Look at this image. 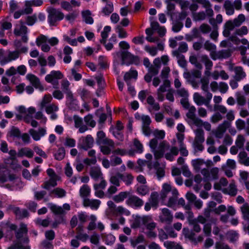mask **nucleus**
I'll return each instance as SVG.
<instances>
[{"instance_id": "obj_2", "label": "nucleus", "mask_w": 249, "mask_h": 249, "mask_svg": "<svg viewBox=\"0 0 249 249\" xmlns=\"http://www.w3.org/2000/svg\"><path fill=\"white\" fill-rule=\"evenodd\" d=\"M190 225L193 226V229H190L188 228H184L182 230V234L184 237L189 240L195 244L201 243L204 240L203 236L199 235L197 236L196 233H198L201 231V227L199 224L196 223V221Z\"/></svg>"}, {"instance_id": "obj_57", "label": "nucleus", "mask_w": 249, "mask_h": 249, "mask_svg": "<svg viewBox=\"0 0 249 249\" xmlns=\"http://www.w3.org/2000/svg\"><path fill=\"white\" fill-rule=\"evenodd\" d=\"M137 76V72L136 71L132 70L129 72H126L124 75V80H128L131 78H136Z\"/></svg>"}, {"instance_id": "obj_12", "label": "nucleus", "mask_w": 249, "mask_h": 249, "mask_svg": "<svg viewBox=\"0 0 249 249\" xmlns=\"http://www.w3.org/2000/svg\"><path fill=\"white\" fill-rule=\"evenodd\" d=\"M150 219V215H144L142 216H136L133 223L131 225L132 229H137L140 227L141 223L142 225L146 224L147 222Z\"/></svg>"}, {"instance_id": "obj_35", "label": "nucleus", "mask_w": 249, "mask_h": 249, "mask_svg": "<svg viewBox=\"0 0 249 249\" xmlns=\"http://www.w3.org/2000/svg\"><path fill=\"white\" fill-rule=\"evenodd\" d=\"M50 209L54 214L62 215L65 213L64 210L61 207L57 206L53 204H50Z\"/></svg>"}, {"instance_id": "obj_27", "label": "nucleus", "mask_w": 249, "mask_h": 249, "mask_svg": "<svg viewBox=\"0 0 249 249\" xmlns=\"http://www.w3.org/2000/svg\"><path fill=\"white\" fill-rule=\"evenodd\" d=\"M228 184V181L227 179L224 178H221L218 182H215L214 184L213 188L216 190H222V187L227 186Z\"/></svg>"}, {"instance_id": "obj_56", "label": "nucleus", "mask_w": 249, "mask_h": 249, "mask_svg": "<svg viewBox=\"0 0 249 249\" xmlns=\"http://www.w3.org/2000/svg\"><path fill=\"white\" fill-rule=\"evenodd\" d=\"M48 41V38L44 35H40L36 38V44L37 46H40L42 44H46Z\"/></svg>"}, {"instance_id": "obj_19", "label": "nucleus", "mask_w": 249, "mask_h": 249, "mask_svg": "<svg viewBox=\"0 0 249 249\" xmlns=\"http://www.w3.org/2000/svg\"><path fill=\"white\" fill-rule=\"evenodd\" d=\"M222 191L224 193L228 194L231 196H234L237 195L238 189L235 182L232 181L229 184L228 187L227 188H224L222 190Z\"/></svg>"}, {"instance_id": "obj_15", "label": "nucleus", "mask_w": 249, "mask_h": 249, "mask_svg": "<svg viewBox=\"0 0 249 249\" xmlns=\"http://www.w3.org/2000/svg\"><path fill=\"white\" fill-rule=\"evenodd\" d=\"M147 103L149 105V110L150 111H158L160 109V105L157 102L152 95L148 96L146 99Z\"/></svg>"}, {"instance_id": "obj_1", "label": "nucleus", "mask_w": 249, "mask_h": 249, "mask_svg": "<svg viewBox=\"0 0 249 249\" xmlns=\"http://www.w3.org/2000/svg\"><path fill=\"white\" fill-rule=\"evenodd\" d=\"M96 143L100 145L101 152L105 155H108L111 153L124 156L127 153L125 149L117 148L113 150L115 148V142L113 140L107 138L103 131L97 133Z\"/></svg>"}, {"instance_id": "obj_58", "label": "nucleus", "mask_w": 249, "mask_h": 249, "mask_svg": "<svg viewBox=\"0 0 249 249\" xmlns=\"http://www.w3.org/2000/svg\"><path fill=\"white\" fill-rule=\"evenodd\" d=\"M37 21V18L36 14L32 16H28L26 18V23L28 26H33Z\"/></svg>"}, {"instance_id": "obj_18", "label": "nucleus", "mask_w": 249, "mask_h": 249, "mask_svg": "<svg viewBox=\"0 0 249 249\" xmlns=\"http://www.w3.org/2000/svg\"><path fill=\"white\" fill-rule=\"evenodd\" d=\"M19 56V51H14L12 52H10L8 57H5L3 59L1 60L0 61V65L1 66H3L8 63L9 61L12 60H15L18 59Z\"/></svg>"}, {"instance_id": "obj_64", "label": "nucleus", "mask_w": 249, "mask_h": 249, "mask_svg": "<svg viewBox=\"0 0 249 249\" xmlns=\"http://www.w3.org/2000/svg\"><path fill=\"white\" fill-rule=\"evenodd\" d=\"M204 47L205 50L210 52L213 50H216V46L210 42L209 40H207L205 42Z\"/></svg>"}, {"instance_id": "obj_11", "label": "nucleus", "mask_w": 249, "mask_h": 249, "mask_svg": "<svg viewBox=\"0 0 249 249\" xmlns=\"http://www.w3.org/2000/svg\"><path fill=\"white\" fill-rule=\"evenodd\" d=\"M169 145L165 141L161 142L159 145L158 149L154 152L155 159H159L162 158L165 151L169 149Z\"/></svg>"}, {"instance_id": "obj_20", "label": "nucleus", "mask_w": 249, "mask_h": 249, "mask_svg": "<svg viewBox=\"0 0 249 249\" xmlns=\"http://www.w3.org/2000/svg\"><path fill=\"white\" fill-rule=\"evenodd\" d=\"M89 175L95 180H97L99 179L103 178L101 169L99 167L96 166H93L90 168Z\"/></svg>"}, {"instance_id": "obj_54", "label": "nucleus", "mask_w": 249, "mask_h": 249, "mask_svg": "<svg viewBox=\"0 0 249 249\" xmlns=\"http://www.w3.org/2000/svg\"><path fill=\"white\" fill-rule=\"evenodd\" d=\"M213 110L221 114H225L227 113L228 109L225 106L219 104L216 106H213Z\"/></svg>"}, {"instance_id": "obj_13", "label": "nucleus", "mask_w": 249, "mask_h": 249, "mask_svg": "<svg viewBox=\"0 0 249 249\" xmlns=\"http://www.w3.org/2000/svg\"><path fill=\"white\" fill-rule=\"evenodd\" d=\"M196 2L205 9L206 14L209 17L213 16L214 13L212 8V5L209 0H196Z\"/></svg>"}, {"instance_id": "obj_41", "label": "nucleus", "mask_w": 249, "mask_h": 249, "mask_svg": "<svg viewBox=\"0 0 249 249\" xmlns=\"http://www.w3.org/2000/svg\"><path fill=\"white\" fill-rule=\"evenodd\" d=\"M26 77L32 83L35 87L37 88L38 86L40 85L39 79L36 75L30 73L28 74Z\"/></svg>"}, {"instance_id": "obj_34", "label": "nucleus", "mask_w": 249, "mask_h": 249, "mask_svg": "<svg viewBox=\"0 0 249 249\" xmlns=\"http://www.w3.org/2000/svg\"><path fill=\"white\" fill-rule=\"evenodd\" d=\"M240 210L243 218L249 220V204L247 203H244L240 207Z\"/></svg>"}, {"instance_id": "obj_62", "label": "nucleus", "mask_w": 249, "mask_h": 249, "mask_svg": "<svg viewBox=\"0 0 249 249\" xmlns=\"http://www.w3.org/2000/svg\"><path fill=\"white\" fill-rule=\"evenodd\" d=\"M248 33V29L247 26H243L241 28L236 30L235 34L239 36L246 35Z\"/></svg>"}, {"instance_id": "obj_42", "label": "nucleus", "mask_w": 249, "mask_h": 249, "mask_svg": "<svg viewBox=\"0 0 249 249\" xmlns=\"http://www.w3.org/2000/svg\"><path fill=\"white\" fill-rule=\"evenodd\" d=\"M200 58L201 61L204 63L205 68L209 67V68H212L213 63L208 55L203 54L201 55Z\"/></svg>"}, {"instance_id": "obj_6", "label": "nucleus", "mask_w": 249, "mask_h": 249, "mask_svg": "<svg viewBox=\"0 0 249 249\" xmlns=\"http://www.w3.org/2000/svg\"><path fill=\"white\" fill-rule=\"evenodd\" d=\"M212 97L213 94L210 92L207 93L205 97L198 92H195L193 96V100L196 105L200 106L205 105L207 107H209Z\"/></svg>"}, {"instance_id": "obj_8", "label": "nucleus", "mask_w": 249, "mask_h": 249, "mask_svg": "<svg viewBox=\"0 0 249 249\" xmlns=\"http://www.w3.org/2000/svg\"><path fill=\"white\" fill-rule=\"evenodd\" d=\"M126 203L129 206L134 208H140L143 205V200L136 195H129L126 200Z\"/></svg>"}, {"instance_id": "obj_43", "label": "nucleus", "mask_w": 249, "mask_h": 249, "mask_svg": "<svg viewBox=\"0 0 249 249\" xmlns=\"http://www.w3.org/2000/svg\"><path fill=\"white\" fill-rule=\"evenodd\" d=\"M189 62L195 65L197 69L201 70L202 69V64L198 62L197 57L195 55H191L189 57Z\"/></svg>"}, {"instance_id": "obj_30", "label": "nucleus", "mask_w": 249, "mask_h": 249, "mask_svg": "<svg viewBox=\"0 0 249 249\" xmlns=\"http://www.w3.org/2000/svg\"><path fill=\"white\" fill-rule=\"evenodd\" d=\"M53 194L55 195L58 198H62L66 196V192L62 188L57 187L50 192V196H51Z\"/></svg>"}, {"instance_id": "obj_21", "label": "nucleus", "mask_w": 249, "mask_h": 249, "mask_svg": "<svg viewBox=\"0 0 249 249\" xmlns=\"http://www.w3.org/2000/svg\"><path fill=\"white\" fill-rule=\"evenodd\" d=\"M21 131L19 129L15 126L11 127V130L7 134V139L9 141L10 138H16L19 139L21 137Z\"/></svg>"}, {"instance_id": "obj_38", "label": "nucleus", "mask_w": 249, "mask_h": 249, "mask_svg": "<svg viewBox=\"0 0 249 249\" xmlns=\"http://www.w3.org/2000/svg\"><path fill=\"white\" fill-rule=\"evenodd\" d=\"M192 16L194 20L196 21L204 20L207 15L206 12H195L192 13Z\"/></svg>"}, {"instance_id": "obj_49", "label": "nucleus", "mask_w": 249, "mask_h": 249, "mask_svg": "<svg viewBox=\"0 0 249 249\" xmlns=\"http://www.w3.org/2000/svg\"><path fill=\"white\" fill-rule=\"evenodd\" d=\"M245 16L243 14H240L233 20V21L236 27H239L245 21Z\"/></svg>"}, {"instance_id": "obj_60", "label": "nucleus", "mask_w": 249, "mask_h": 249, "mask_svg": "<svg viewBox=\"0 0 249 249\" xmlns=\"http://www.w3.org/2000/svg\"><path fill=\"white\" fill-rule=\"evenodd\" d=\"M227 236L231 242H234L237 238L238 233L235 231H229L227 232Z\"/></svg>"}, {"instance_id": "obj_50", "label": "nucleus", "mask_w": 249, "mask_h": 249, "mask_svg": "<svg viewBox=\"0 0 249 249\" xmlns=\"http://www.w3.org/2000/svg\"><path fill=\"white\" fill-rule=\"evenodd\" d=\"M201 89L204 92H208L209 80L208 78L203 77L200 79Z\"/></svg>"}, {"instance_id": "obj_52", "label": "nucleus", "mask_w": 249, "mask_h": 249, "mask_svg": "<svg viewBox=\"0 0 249 249\" xmlns=\"http://www.w3.org/2000/svg\"><path fill=\"white\" fill-rule=\"evenodd\" d=\"M65 223V219L63 215H60L56 217L52 224V227L53 229H56L58 227V225L60 224Z\"/></svg>"}, {"instance_id": "obj_40", "label": "nucleus", "mask_w": 249, "mask_h": 249, "mask_svg": "<svg viewBox=\"0 0 249 249\" xmlns=\"http://www.w3.org/2000/svg\"><path fill=\"white\" fill-rule=\"evenodd\" d=\"M122 177V174L118 172L115 174V175L112 176L110 177V181L112 184L117 186H119L120 185L119 179H121Z\"/></svg>"}, {"instance_id": "obj_61", "label": "nucleus", "mask_w": 249, "mask_h": 249, "mask_svg": "<svg viewBox=\"0 0 249 249\" xmlns=\"http://www.w3.org/2000/svg\"><path fill=\"white\" fill-rule=\"evenodd\" d=\"M231 52L230 50H221L218 51L219 59L227 58L231 55Z\"/></svg>"}, {"instance_id": "obj_53", "label": "nucleus", "mask_w": 249, "mask_h": 249, "mask_svg": "<svg viewBox=\"0 0 249 249\" xmlns=\"http://www.w3.org/2000/svg\"><path fill=\"white\" fill-rule=\"evenodd\" d=\"M195 125L197 127L203 126L207 131H210L212 128L211 124L209 123L203 122L201 119H200Z\"/></svg>"}, {"instance_id": "obj_33", "label": "nucleus", "mask_w": 249, "mask_h": 249, "mask_svg": "<svg viewBox=\"0 0 249 249\" xmlns=\"http://www.w3.org/2000/svg\"><path fill=\"white\" fill-rule=\"evenodd\" d=\"M159 195L157 192H152L149 198L150 203L152 207H157L159 204Z\"/></svg>"}, {"instance_id": "obj_51", "label": "nucleus", "mask_w": 249, "mask_h": 249, "mask_svg": "<svg viewBox=\"0 0 249 249\" xmlns=\"http://www.w3.org/2000/svg\"><path fill=\"white\" fill-rule=\"evenodd\" d=\"M111 28L110 26H107L105 27L104 31L102 32L101 36L102 39L100 40V42L102 44H105L106 43V40L108 36V33L110 31Z\"/></svg>"}, {"instance_id": "obj_31", "label": "nucleus", "mask_w": 249, "mask_h": 249, "mask_svg": "<svg viewBox=\"0 0 249 249\" xmlns=\"http://www.w3.org/2000/svg\"><path fill=\"white\" fill-rule=\"evenodd\" d=\"M91 13L89 10L83 11L82 12V16L83 20L87 24H92L93 23V19L91 16Z\"/></svg>"}, {"instance_id": "obj_48", "label": "nucleus", "mask_w": 249, "mask_h": 249, "mask_svg": "<svg viewBox=\"0 0 249 249\" xmlns=\"http://www.w3.org/2000/svg\"><path fill=\"white\" fill-rule=\"evenodd\" d=\"M176 94L182 99L188 98L189 93L185 88H180L176 90Z\"/></svg>"}, {"instance_id": "obj_28", "label": "nucleus", "mask_w": 249, "mask_h": 249, "mask_svg": "<svg viewBox=\"0 0 249 249\" xmlns=\"http://www.w3.org/2000/svg\"><path fill=\"white\" fill-rule=\"evenodd\" d=\"M149 188L145 185H142L138 186L136 188V193L140 196H145L149 193Z\"/></svg>"}, {"instance_id": "obj_17", "label": "nucleus", "mask_w": 249, "mask_h": 249, "mask_svg": "<svg viewBox=\"0 0 249 249\" xmlns=\"http://www.w3.org/2000/svg\"><path fill=\"white\" fill-rule=\"evenodd\" d=\"M101 203V201L98 199H90L85 198L83 200V205L87 207H90L91 209H97Z\"/></svg>"}, {"instance_id": "obj_24", "label": "nucleus", "mask_w": 249, "mask_h": 249, "mask_svg": "<svg viewBox=\"0 0 249 249\" xmlns=\"http://www.w3.org/2000/svg\"><path fill=\"white\" fill-rule=\"evenodd\" d=\"M223 8L225 9L226 15L228 16L233 15L235 13L232 2L230 0H226L224 1Z\"/></svg>"}, {"instance_id": "obj_25", "label": "nucleus", "mask_w": 249, "mask_h": 249, "mask_svg": "<svg viewBox=\"0 0 249 249\" xmlns=\"http://www.w3.org/2000/svg\"><path fill=\"white\" fill-rule=\"evenodd\" d=\"M130 193L126 191L121 192L118 195L113 197V200L116 203H120L123 201L126 198H128Z\"/></svg>"}, {"instance_id": "obj_39", "label": "nucleus", "mask_w": 249, "mask_h": 249, "mask_svg": "<svg viewBox=\"0 0 249 249\" xmlns=\"http://www.w3.org/2000/svg\"><path fill=\"white\" fill-rule=\"evenodd\" d=\"M178 153V149L176 146H173L170 149V152L165 154V157L166 159L172 160H173V156H177Z\"/></svg>"}, {"instance_id": "obj_44", "label": "nucleus", "mask_w": 249, "mask_h": 249, "mask_svg": "<svg viewBox=\"0 0 249 249\" xmlns=\"http://www.w3.org/2000/svg\"><path fill=\"white\" fill-rule=\"evenodd\" d=\"M90 193V189L88 185H84L80 190V196L82 197H86L89 196Z\"/></svg>"}, {"instance_id": "obj_10", "label": "nucleus", "mask_w": 249, "mask_h": 249, "mask_svg": "<svg viewBox=\"0 0 249 249\" xmlns=\"http://www.w3.org/2000/svg\"><path fill=\"white\" fill-rule=\"evenodd\" d=\"M159 218L161 222L170 224L173 221V216L169 209L163 208Z\"/></svg>"}, {"instance_id": "obj_37", "label": "nucleus", "mask_w": 249, "mask_h": 249, "mask_svg": "<svg viewBox=\"0 0 249 249\" xmlns=\"http://www.w3.org/2000/svg\"><path fill=\"white\" fill-rule=\"evenodd\" d=\"M65 156V150L63 147L58 149L56 152L53 154L54 159L57 160H61Z\"/></svg>"}, {"instance_id": "obj_63", "label": "nucleus", "mask_w": 249, "mask_h": 249, "mask_svg": "<svg viewBox=\"0 0 249 249\" xmlns=\"http://www.w3.org/2000/svg\"><path fill=\"white\" fill-rule=\"evenodd\" d=\"M211 26L206 23H202L199 26V30L200 32L204 34H208L211 31Z\"/></svg>"}, {"instance_id": "obj_36", "label": "nucleus", "mask_w": 249, "mask_h": 249, "mask_svg": "<svg viewBox=\"0 0 249 249\" xmlns=\"http://www.w3.org/2000/svg\"><path fill=\"white\" fill-rule=\"evenodd\" d=\"M173 193L174 196H173L170 197L169 198L166 204V205L168 207L170 208H172L175 205L177 200V196L178 195V192L176 190H173Z\"/></svg>"}, {"instance_id": "obj_22", "label": "nucleus", "mask_w": 249, "mask_h": 249, "mask_svg": "<svg viewBox=\"0 0 249 249\" xmlns=\"http://www.w3.org/2000/svg\"><path fill=\"white\" fill-rule=\"evenodd\" d=\"M10 170L4 165L0 164V183H4L7 182V175Z\"/></svg>"}, {"instance_id": "obj_14", "label": "nucleus", "mask_w": 249, "mask_h": 249, "mask_svg": "<svg viewBox=\"0 0 249 249\" xmlns=\"http://www.w3.org/2000/svg\"><path fill=\"white\" fill-rule=\"evenodd\" d=\"M188 110V112L186 113L187 117L192 121L193 124L195 125L200 119L199 118L196 116V108L194 106H191V107L187 109Z\"/></svg>"}, {"instance_id": "obj_26", "label": "nucleus", "mask_w": 249, "mask_h": 249, "mask_svg": "<svg viewBox=\"0 0 249 249\" xmlns=\"http://www.w3.org/2000/svg\"><path fill=\"white\" fill-rule=\"evenodd\" d=\"M146 39L149 42H157V48L160 51H163L164 49V45L162 42L160 41V38L157 36H147Z\"/></svg>"}, {"instance_id": "obj_47", "label": "nucleus", "mask_w": 249, "mask_h": 249, "mask_svg": "<svg viewBox=\"0 0 249 249\" xmlns=\"http://www.w3.org/2000/svg\"><path fill=\"white\" fill-rule=\"evenodd\" d=\"M247 48L245 47H240V53L242 57V61L244 64L249 66V57H247L246 55Z\"/></svg>"}, {"instance_id": "obj_23", "label": "nucleus", "mask_w": 249, "mask_h": 249, "mask_svg": "<svg viewBox=\"0 0 249 249\" xmlns=\"http://www.w3.org/2000/svg\"><path fill=\"white\" fill-rule=\"evenodd\" d=\"M238 161L246 166H249V157L246 151L242 150L240 151L238 155Z\"/></svg>"}, {"instance_id": "obj_5", "label": "nucleus", "mask_w": 249, "mask_h": 249, "mask_svg": "<svg viewBox=\"0 0 249 249\" xmlns=\"http://www.w3.org/2000/svg\"><path fill=\"white\" fill-rule=\"evenodd\" d=\"M195 137L193 146L196 151H202L204 149L203 143L204 142V132L202 128H197L194 131Z\"/></svg>"}, {"instance_id": "obj_16", "label": "nucleus", "mask_w": 249, "mask_h": 249, "mask_svg": "<svg viewBox=\"0 0 249 249\" xmlns=\"http://www.w3.org/2000/svg\"><path fill=\"white\" fill-rule=\"evenodd\" d=\"M231 69L234 71L235 75L234 76V78L236 80L240 81L245 77L246 75V74L242 67L238 66L233 67V66H231Z\"/></svg>"}, {"instance_id": "obj_55", "label": "nucleus", "mask_w": 249, "mask_h": 249, "mask_svg": "<svg viewBox=\"0 0 249 249\" xmlns=\"http://www.w3.org/2000/svg\"><path fill=\"white\" fill-rule=\"evenodd\" d=\"M95 78L96 80L97 83L100 88L101 89H103L104 88L105 83L103 78V74L102 73H99L98 75L95 76Z\"/></svg>"}, {"instance_id": "obj_9", "label": "nucleus", "mask_w": 249, "mask_h": 249, "mask_svg": "<svg viewBox=\"0 0 249 249\" xmlns=\"http://www.w3.org/2000/svg\"><path fill=\"white\" fill-rule=\"evenodd\" d=\"M231 126V123L224 121L221 124L218 125L217 128L213 131V133L216 138L221 139L223 137L224 134L227 129Z\"/></svg>"}, {"instance_id": "obj_59", "label": "nucleus", "mask_w": 249, "mask_h": 249, "mask_svg": "<svg viewBox=\"0 0 249 249\" xmlns=\"http://www.w3.org/2000/svg\"><path fill=\"white\" fill-rule=\"evenodd\" d=\"M203 232L205 236H210L212 232V227L210 223H206L203 227Z\"/></svg>"}, {"instance_id": "obj_4", "label": "nucleus", "mask_w": 249, "mask_h": 249, "mask_svg": "<svg viewBox=\"0 0 249 249\" xmlns=\"http://www.w3.org/2000/svg\"><path fill=\"white\" fill-rule=\"evenodd\" d=\"M48 13L47 21L50 26H55L57 21L62 20L64 18V14L52 7H49L46 10Z\"/></svg>"}, {"instance_id": "obj_3", "label": "nucleus", "mask_w": 249, "mask_h": 249, "mask_svg": "<svg viewBox=\"0 0 249 249\" xmlns=\"http://www.w3.org/2000/svg\"><path fill=\"white\" fill-rule=\"evenodd\" d=\"M70 84L67 79L63 80L61 82V89L66 95L67 107L70 110L76 111L78 109V100L74 98L73 94L69 89Z\"/></svg>"}, {"instance_id": "obj_46", "label": "nucleus", "mask_w": 249, "mask_h": 249, "mask_svg": "<svg viewBox=\"0 0 249 249\" xmlns=\"http://www.w3.org/2000/svg\"><path fill=\"white\" fill-rule=\"evenodd\" d=\"M204 164L205 161L202 159H196L192 161L193 166L196 171L200 170L202 166Z\"/></svg>"}, {"instance_id": "obj_29", "label": "nucleus", "mask_w": 249, "mask_h": 249, "mask_svg": "<svg viewBox=\"0 0 249 249\" xmlns=\"http://www.w3.org/2000/svg\"><path fill=\"white\" fill-rule=\"evenodd\" d=\"M246 138L244 135L239 134L237 135L235 141V144L239 149H242L244 147V144L246 142Z\"/></svg>"}, {"instance_id": "obj_45", "label": "nucleus", "mask_w": 249, "mask_h": 249, "mask_svg": "<svg viewBox=\"0 0 249 249\" xmlns=\"http://www.w3.org/2000/svg\"><path fill=\"white\" fill-rule=\"evenodd\" d=\"M121 179L125 182L126 185H129L132 183L134 179V177L130 174H122V177L121 178Z\"/></svg>"}, {"instance_id": "obj_7", "label": "nucleus", "mask_w": 249, "mask_h": 249, "mask_svg": "<svg viewBox=\"0 0 249 249\" xmlns=\"http://www.w3.org/2000/svg\"><path fill=\"white\" fill-rule=\"evenodd\" d=\"M122 64L129 65L136 63L138 61V57L132 55L127 51H123L121 53Z\"/></svg>"}, {"instance_id": "obj_32", "label": "nucleus", "mask_w": 249, "mask_h": 249, "mask_svg": "<svg viewBox=\"0 0 249 249\" xmlns=\"http://www.w3.org/2000/svg\"><path fill=\"white\" fill-rule=\"evenodd\" d=\"M93 142V139L91 136H87L83 141V145H81V148L87 150L92 146Z\"/></svg>"}]
</instances>
